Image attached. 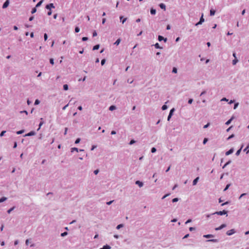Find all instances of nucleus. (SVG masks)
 <instances>
[{"label":"nucleus","instance_id":"nucleus-1","mask_svg":"<svg viewBox=\"0 0 249 249\" xmlns=\"http://www.w3.org/2000/svg\"><path fill=\"white\" fill-rule=\"evenodd\" d=\"M204 21L205 19L203 18V13H202L199 21L195 24V26H197L199 25L202 24L204 22Z\"/></svg>","mask_w":249,"mask_h":249},{"label":"nucleus","instance_id":"nucleus-2","mask_svg":"<svg viewBox=\"0 0 249 249\" xmlns=\"http://www.w3.org/2000/svg\"><path fill=\"white\" fill-rule=\"evenodd\" d=\"M227 213V211L226 210H223L222 211L216 212L214 213H212V214H217V215H224Z\"/></svg>","mask_w":249,"mask_h":249},{"label":"nucleus","instance_id":"nucleus-3","mask_svg":"<svg viewBox=\"0 0 249 249\" xmlns=\"http://www.w3.org/2000/svg\"><path fill=\"white\" fill-rule=\"evenodd\" d=\"M174 111H175V108H172L170 110L169 114V115L168 116V117H167V120L168 121L170 120V119L171 118L172 116L173 115V114Z\"/></svg>","mask_w":249,"mask_h":249},{"label":"nucleus","instance_id":"nucleus-4","mask_svg":"<svg viewBox=\"0 0 249 249\" xmlns=\"http://www.w3.org/2000/svg\"><path fill=\"white\" fill-rule=\"evenodd\" d=\"M45 8L48 10H51L52 8H54L55 7L53 3H50L46 5Z\"/></svg>","mask_w":249,"mask_h":249},{"label":"nucleus","instance_id":"nucleus-5","mask_svg":"<svg viewBox=\"0 0 249 249\" xmlns=\"http://www.w3.org/2000/svg\"><path fill=\"white\" fill-rule=\"evenodd\" d=\"M158 40L159 41H161L163 40L164 42H166L167 40V39L166 38H164L163 36H161L159 35L158 36Z\"/></svg>","mask_w":249,"mask_h":249},{"label":"nucleus","instance_id":"nucleus-6","mask_svg":"<svg viewBox=\"0 0 249 249\" xmlns=\"http://www.w3.org/2000/svg\"><path fill=\"white\" fill-rule=\"evenodd\" d=\"M235 231L234 229L229 230L227 231L226 234L228 235H231L235 233Z\"/></svg>","mask_w":249,"mask_h":249},{"label":"nucleus","instance_id":"nucleus-7","mask_svg":"<svg viewBox=\"0 0 249 249\" xmlns=\"http://www.w3.org/2000/svg\"><path fill=\"white\" fill-rule=\"evenodd\" d=\"M226 227V225L225 224H223L219 227L215 228V231H219L221 230V229H223L224 228H225Z\"/></svg>","mask_w":249,"mask_h":249},{"label":"nucleus","instance_id":"nucleus-8","mask_svg":"<svg viewBox=\"0 0 249 249\" xmlns=\"http://www.w3.org/2000/svg\"><path fill=\"white\" fill-rule=\"evenodd\" d=\"M234 151V149L233 148H231L229 150L227 151L225 153L226 156H228L231 154H232Z\"/></svg>","mask_w":249,"mask_h":249},{"label":"nucleus","instance_id":"nucleus-9","mask_svg":"<svg viewBox=\"0 0 249 249\" xmlns=\"http://www.w3.org/2000/svg\"><path fill=\"white\" fill-rule=\"evenodd\" d=\"M135 184L138 185L140 187H142L143 185V183L142 182L140 181V180H137L135 182Z\"/></svg>","mask_w":249,"mask_h":249},{"label":"nucleus","instance_id":"nucleus-10","mask_svg":"<svg viewBox=\"0 0 249 249\" xmlns=\"http://www.w3.org/2000/svg\"><path fill=\"white\" fill-rule=\"evenodd\" d=\"M9 0H6L3 3V4L2 5V8H6V7H8V6L9 5Z\"/></svg>","mask_w":249,"mask_h":249},{"label":"nucleus","instance_id":"nucleus-11","mask_svg":"<svg viewBox=\"0 0 249 249\" xmlns=\"http://www.w3.org/2000/svg\"><path fill=\"white\" fill-rule=\"evenodd\" d=\"M35 134H36V133L35 131H31L30 132H29L28 133L25 134V136H32L35 135Z\"/></svg>","mask_w":249,"mask_h":249},{"label":"nucleus","instance_id":"nucleus-12","mask_svg":"<svg viewBox=\"0 0 249 249\" xmlns=\"http://www.w3.org/2000/svg\"><path fill=\"white\" fill-rule=\"evenodd\" d=\"M206 241L208 242L217 243L218 242V240L216 239H208Z\"/></svg>","mask_w":249,"mask_h":249},{"label":"nucleus","instance_id":"nucleus-13","mask_svg":"<svg viewBox=\"0 0 249 249\" xmlns=\"http://www.w3.org/2000/svg\"><path fill=\"white\" fill-rule=\"evenodd\" d=\"M214 237V235L211 234H205L203 235V237L206 238H212V237Z\"/></svg>","mask_w":249,"mask_h":249},{"label":"nucleus","instance_id":"nucleus-14","mask_svg":"<svg viewBox=\"0 0 249 249\" xmlns=\"http://www.w3.org/2000/svg\"><path fill=\"white\" fill-rule=\"evenodd\" d=\"M243 146H244V145H243V144H242V146H241V148H240L239 149H238V150L236 151V153H235V155H236V156H239V155H240V153H241V150H242V148H243Z\"/></svg>","mask_w":249,"mask_h":249},{"label":"nucleus","instance_id":"nucleus-15","mask_svg":"<svg viewBox=\"0 0 249 249\" xmlns=\"http://www.w3.org/2000/svg\"><path fill=\"white\" fill-rule=\"evenodd\" d=\"M199 179V178L198 177H197V178H196L193 180V185H196L197 184V182H198V181Z\"/></svg>","mask_w":249,"mask_h":249},{"label":"nucleus","instance_id":"nucleus-16","mask_svg":"<svg viewBox=\"0 0 249 249\" xmlns=\"http://www.w3.org/2000/svg\"><path fill=\"white\" fill-rule=\"evenodd\" d=\"M159 6L160 7L161 9H163L164 10H165L166 9V6L164 4V3H160L159 4Z\"/></svg>","mask_w":249,"mask_h":249},{"label":"nucleus","instance_id":"nucleus-17","mask_svg":"<svg viewBox=\"0 0 249 249\" xmlns=\"http://www.w3.org/2000/svg\"><path fill=\"white\" fill-rule=\"evenodd\" d=\"M215 13V11L213 9H211L210 11V15L211 16H213L214 15Z\"/></svg>","mask_w":249,"mask_h":249},{"label":"nucleus","instance_id":"nucleus-18","mask_svg":"<svg viewBox=\"0 0 249 249\" xmlns=\"http://www.w3.org/2000/svg\"><path fill=\"white\" fill-rule=\"evenodd\" d=\"M233 118H234V117H232L230 119H229L226 122L225 124L226 125H229L231 123V122L232 120L233 119Z\"/></svg>","mask_w":249,"mask_h":249},{"label":"nucleus","instance_id":"nucleus-19","mask_svg":"<svg viewBox=\"0 0 249 249\" xmlns=\"http://www.w3.org/2000/svg\"><path fill=\"white\" fill-rule=\"evenodd\" d=\"M150 13L151 15H154L156 14V9H154V8H151L150 9Z\"/></svg>","mask_w":249,"mask_h":249},{"label":"nucleus","instance_id":"nucleus-20","mask_svg":"<svg viewBox=\"0 0 249 249\" xmlns=\"http://www.w3.org/2000/svg\"><path fill=\"white\" fill-rule=\"evenodd\" d=\"M40 120H41V121L39 124V128H38L37 130H39L41 126L44 123V121H43V118H41Z\"/></svg>","mask_w":249,"mask_h":249},{"label":"nucleus","instance_id":"nucleus-21","mask_svg":"<svg viewBox=\"0 0 249 249\" xmlns=\"http://www.w3.org/2000/svg\"><path fill=\"white\" fill-rule=\"evenodd\" d=\"M116 108V106H115L114 105H112L109 107V110L110 111H113V110H115Z\"/></svg>","mask_w":249,"mask_h":249},{"label":"nucleus","instance_id":"nucleus-22","mask_svg":"<svg viewBox=\"0 0 249 249\" xmlns=\"http://www.w3.org/2000/svg\"><path fill=\"white\" fill-rule=\"evenodd\" d=\"M244 152L247 151V153H249V143H248L247 146L243 150Z\"/></svg>","mask_w":249,"mask_h":249},{"label":"nucleus","instance_id":"nucleus-23","mask_svg":"<svg viewBox=\"0 0 249 249\" xmlns=\"http://www.w3.org/2000/svg\"><path fill=\"white\" fill-rule=\"evenodd\" d=\"M71 152H73L74 151H76L78 152L79 151V149L76 147H73L71 148Z\"/></svg>","mask_w":249,"mask_h":249},{"label":"nucleus","instance_id":"nucleus-24","mask_svg":"<svg viewBox=\"0 0 249 249\" xmlns=\"http://www.w3.org/2000/svg\"><path fill=\"white\" fill-rule=\"evenodd\" d=\"M120 20H121L123 24H124V22L127 19V18H124L123 19H122L123 18V16H121L120 17Z\"/></svg>","mask_w":249,"mask_h":249},{"label":"nucleus","instance_id":"nucleus-25","mask_svg":"<svg viewBox=\"0 0 249 249\" xmlns=\"http://www.w3.org/2000/svg\"><path fill=\"white\" fill-rule=\"evenodd\" d=\"M7 200V197L3 196L0 198V202H3Z\"/></svg>","mask_w":249,"mask_h":249},{"label":"nucleus","instance_id":"nucleus-26","mask_svg":"<svg viewBox=\"0 0 249 249\" xmlns=\"http://www.w3.org/2000/svg\"><path fill=\"white\" fill-rule=\"evenodd\" d=\"M154 46L156 48V49H162V48L161 47L159 44L158 43H156L155 45H154Z\"/></svg>","mask_w":249,"mask_h":249},{"label":"nucleus","instance_id":"nucleus-27","mask_svg":"<svg viewBox=\"0 0 249 249\" xmlns=\"http://www.w3.org/2000/svg\"><path fill=\"white\" fill-rule=\"evenodd\" d=\"M110 248H111L110 246L108 245H104L103 247V249H110Z\"/></svg>","mask_w":249,"mask_h":249},{"label":"nucleus","instance_id":"nucleus-28","mask_svg":"<svg viewBox=\"0 0 249 249\" xmlns=\"http://www.w3.org/2000/svg\"><path fill=\"white\" fill-rule=\"evenodd\" d=\"M121 39L120 38H118L114 43V44L116 45H118L120 42H121Z\"/></svg>","mask_w":249,"mask_h":249},{"label":"nucleus","instance_id":"nucleus-29","mask_svg":"<svg viewBox=\"0 0 249 249\" xmlns=\"http://www.w3.org/2000/svg\"><path fill=\"white\" fill-rule=\"evenodd\" d=\"M69 89V86L67 84H64L63 85V89L64 90H67Z\"/></svg>","mask_w":249,"mask_h":249},{"label":"nucleus","instance_id":"nucleus-30","mask_svg":"<svg viewBox=\"0 0 249 249\" xmlns=\"http://www.w3.org/2000/svg\"><path fill=\"white\" fill-rule=\"evenodd\" d=\"M124 224H119L118 225H117V226L116 227V229L117 230H119L120 229H121V228H123L124 227Z\"/></svg>","mask_w":249,"mask_h":249},{"label":"nucleus","instance_id":"nucleus-31","mask_svg":"<svg viewBox=\"0 0 249 249\" xmlns=\"http://www.w3.org/2000/svg\"><path fill=\"white\" fill-rule=\"evenodd\" d=\"M238 60L237 58H234V59H233L232 60V63L233 65H235L236 64V63L238 62Z\"/></svg>","mask_w":249,"mask_h":249},{"label":"nucleus","instance_id":"nucleus-32","mask_svg":"<svg viewBox=\"0 0 249 249\" xmlns=\"http://www.w3.org/2000/svg\"><path fill=\"white\" fill-rule=\"evenodd\" d=\"M99 47H100V45L99 44H97V45H95L93 47V50H98L99 48Z\"/></svg>","mask_w":249,"mask_h":249},{"label":"nucleus","instance_id":"nucleus-33","mask_svg":"<svg viewBox=\"0 0 249 249\" xmlns=\"http://www.w3.org/2000/svg\"><path fill=\"white\" fill-rule=\"evenodd\" d=\"M43 0H40V1H39V2L36 4V7H39V6L41 5V4H42V2H43Z\"/></svg>","mask_w":249,"mask_h":249},{"label":"nucleus","instance_id":"nucleus-34","mask_svg":"<svg viewBox=\"0 0 249 249\" xmlns=\"http://www.w3.org/2000/svg\"><path fill=\"white\" fill-rule=\"evenodd\" d=\"M15 208V207H12L11 208H10V209H9L8 211H7V213H10L11 212L13 211L14 210V209Z\"/></svg>","mask_w":249,"mask_h":249},{"label":"nucleus","instance_id":"nucleus-35","mask_svg":"<svg viewBox=\"0 0 249 249\" xmlns=\"http://www.w3.org/2000/svg\"><path fill=\"white\" fill-rule=\"evenodd\" d=\"M231 162V160H229L228 161V162H227L223 166V168H225L226 167V166H227L228 165H229V164H230V163Z\"/></svg>","mask_w":249,"mask_h":249},{"label":"nucleus","instance_id":"nucleus-36","mask_svg":"<svg viewBox=\"0 0 249 249\" xmlns=\"http://www.w3.org/2000/svg\"><path fill=\"white\" fill-rule=\"evenodd\" d=\"M167 108H168V107H167V105H163V106H162V107H161V108H162V109L163 110H165L167 109Z\"/></svg>","mask_w":249,"mask_h":249},{"label":"nucleus","instance_id":"nucleus-37","mask_svg":"<svg viewBox=\"0 0 249 249\" xmlns=\"http://www.w3.org/2000/svg\"><path fill=\"white\" fill-rule=\"evenodd\" d=\"M36 7H34L32 9V11H31V13L32 14H34L36 12Z\"/></svg>","mask_w":249,"mask_h":249},{"label":"nucleus","instance_id":"nucleus-38","mask_svg":"<svg viewBox=\"0 0 249 249\" xmlns=\"http://www.w3.org/2000/svg\"><path fill=\"white\" fill-rule=\"evenodd\" d=\"M234 137V135L231 134L229 137L227 138V140L229 141V140H231V139L233 138Z\"/></svg>","mask_w":249,"mask_h":249},{"label":"nucleus","instance_id":"nucleus-39","mask_svg":"<svg viewBox=\"0 0 249 249\" xmlns=\"http://www.w3.org/2000/svg\"><path fill=\"white\" fill-rule=\"evenodd\" d=\"M157 151V149L155 147H152L151 149V152L152 153H155Z\"/></svg>","mask_w":249,"mask_h":249},{"label":"nucleus","instance_id":"nucleus-40","mask_svg":"<svg viewBox=\"0 0 249 249\" xmlns=\"http://www.w3.org/2000/svg\"><path fill=\"white\" fill-rule=\"evenodd\" d=\"M67 235H68V232L67 231H65L61 234V236L62 237H64V236H66Z\"/></svg>","mask_w":249,"mask_h":249},{"label":"nucleus","instance_id":"nucleus-41","mask_svg":"<svg viewBox=\"0 0 249 249\" xmlns=\"http://www.w3.org/2000/svg\"><path fill=\"white\" fill-rule=\"evenodd\" d=\"M24 132V130H21L17 132V134L18 135L21 134Z\"/></svg>","mask_w":249,"mask_h":249},{"label":"nucleus","instance_id":"nucleus-42","mask_svg":"<svg viewBox=\"0 0 249 249\" xmlns=\"http://www.w3.org/2000/svg\"><path fill=\"white\" fill-rule=\"evenodd\" d=\"M40 103V101L38 99H36L35 102V105H37Z\"/></svg>","mask_w":249,"mask_h":249},{"label":"nucleus","instance_id":"nucleus-43","mask_svg":"<svg viewBox=\"0 0 249 249\" xmlns=\"http://www.w3.org/2000/svg\"><path fill=\"white\" fill-rule=\"evenodd\" d=\"M135 142H136V141H135L134 140H131L130 141V142H129V144L130 145H132V144H133L134 143H135Z\"/></svg>","mask_w":249,"mask_h":249},{"label":"nucleus","instance_id":"nucleus-44","mask_svg":"<svg viewBox=\"0 0 249 249\" xmlns=\"http://www.w3.org/2000/svg\"><path fill=\"white\" fill-rule=\"evenodd\" d=\"M208 139L206 138H204V140H203V144H205L207 142H208Z\"/></svg>","mask_w":249,"mask_h":249},{"label":"nucleus","instance_id":"nucleus-45","mask_svg":"<svg viewBox=\"0 0 249 249\" xmlns=\"http://www.w3.org/2000/svg\"><path fill=\"white\" fill-rule=\"evenodd\" d=\"M231 184H228L226 185V186L225 187V188H224V191H226L228 189V188H229V187L230 186Z\"/></svg>","mask_w":249,"mask_h":249},{"label":"nucleus","instance_id":"nucleus-46","mask_svg":"<svg viewBox=\"0 0 249 249\" xmlns=\"http://www.w3.org/2000/svg\"><path fill=\"white\" fill-rule=\"evenodd\" d=\"M6 133V131H2L0 133V137H2L4 136V134Z\"/></svg>","mask_w":249,"mask_h":249},{"label":"nucleus","instance_id":"nucleus-47","mask_svg":"<svg viewBox=\"0 0 249 249\" xmlns=\"http://www.w3.org/2000/svg\"><path fill=\"white\" fill-rule=\"evenodd\" d=\"M79 31H80V28L78 27H76L75 28V33H78Z\"/></svg>","mask_w":249,"mask_h":249},{"label":"nucleus","instance_id":"nucleus-48","mask_svg":"<svg viewBox=\"0 0 249 249\" xmlns=\"http://www.w3.org/2000/svg\"><path fill=\"white\" fill-rule=\"evenodd\" d=\"M177 69L175 67L173 68L172 72L176 73L177 72Z\"/></svg>","mask_w":249,"mask_h":249},{"label":"nucleus","instance_id":"nucleus-49","mask_svg":"<svg viewBox=\"0 0 249 249\" xmlns=\"http://www.w3.org/2000/svg\"><path fill=\"white\" fill-rule=\"evenodd\" d=\"M80 140H81V139H80V138H77V139L75 140V144H77V143H79V142H80Z\"/></svg>","mask_w":249,"mask_h":249},{"label":"nucleus","instance_id":"nucleus-50","mask_svg":"<svg viewBox=\"0 0 249 249\" xmlns=\"http://www.w3.org/2000/svg\"><path fill=\"white\" fill-rule=\"evenodd\" d=\"M50 63L52 65H53L54 64V59L53 58H50Z\"/></svg>","mask_w":249,"mask_h":249},{"label":"nucleus","instance_id":"nucleus-51","mask_svg":"<svg viewBox=\"0 0 249 249\" xmlns=\"http://www.w3.org/2000/svg\"><path fill=\"white\" fill-rule=\"evenodd\" d=\"M106 62V60L105 59H103L101 60V64L102 66H103Z\"/></svg>","mask_w":249,"mask_h":249},{"label":"nucleus","instance_id":"nucleus-52","mask_svg":"<svg viewBox=\"0 0 249 249\" xmlns=\"http://www.w3.org/2000/svg\"><path fill=\"white\" fill-rule=\"evenodd\" d=\"M88 40V37H83L82 38V40L83 41H86L87 40Z\"/></svg>","mask_w":249,"mask_h":249},{"label":"nucleus","instance_id":"nucleus-53","mask_svg":"<svg viewBox=\"0 0 249 249\" xmlns=\"http://www.w3.org/2000/svg\"><path fill=\"white\" fill-rule=\"evenodd\" d=\"M238 105H239L238 103H235L234 105L233 109H235L238 106Z\"/></svg>","mask_w":249,"mask_h":249},{"label":"nucleus","instance_id":"nucleus-54","mask_svg":"<svg viewBox=\"0 0 249 249\" xmlns=\"http://www.w3.org/2000/svg\"><path fill=\"white\" fill-rule=\"evenodd\" d=\"M178 198H174L172 199V202L173 203H174V202H176L178 201Z\"/></svg>","mask_w":249,"mask_h":249},{"label":"nucleus","instance_id":"nucleus-55","mask_svg":"<svg viewBox=\"0 0 249 249\" xmlns=\"http://www.w3.org/2000/svg\"><path fill=\"white\" fill-rule=\"evenodd\" d=\"M44 40L46 41L48 38V35L46 33L44 34Z\"/></svg>","mask_w":249,"mask_h":249},{"label":"nucleus","instance_id":"nucleus-56","mask_svg":"<svg viewBox=\"0 0 249 249\" xmlns=\"http://www.w3.org/2000/svg\"><path fill=\"white\" fill-rule=\"evenodd\" d=\"M247 195L246 193H243V194H242L240 196H239V199H241L242 197H243L244 196H246Z\"/></svg>","mask_w":249,"mask_h":249},{"label":"nucleus","instance_id":"nucleus-57","mask_svg":"<svg viewBox=\"0 0 249 249\" xmlns=\"http://www.w3.org/2000/svg\"><path fill=\"white\" fill-rule=\"evenodd\" d=\"M193 101V99H189V100H188V103L189 104H191L192 103Z\"/></svg>","mask_w":249,"mask_h":249},{"label":"nucleus","instance_id":"nucleus-58","mask_svg":"<svg viewBox=\"0 0 249 249\" xmlns=\"http://www.w3.org/2000/svg\"><path fill=\"white\" fill-rule=\"evenodd\" d=\"M206 90H204V91H203L200 93V96H202V95H204L205 94H206Z\"/></svg>","mask_w":249,"mask_h":249},{"label":"nucleus","instance_id":"nucleus-59","mask_svg":"<svg viewBox=\"0 0 249 249\" xmlns=\"http://www.w3.org/2000/svg\"><path fill=\"white\" fill-rule=\"evenodd\" d=\"M170 195V194H166L165 195L162 197V199H163L164 198H165L167 196H169Z\"/></svg>","mask_w":249,"mask_h":249},{"label":"nucleus","instance_id":"nucleus-60","mask_svg":"<svg viewBox=\"0 0 249 249\" xmlns=\"http://www.w3.org/2000/svg\"><path fill=\"white\" fill-rule=\"evenodd\" d=\"M97 34L96 32L95 31H94L93 32V34H92L93 36V37L96 36H97Z\"/></svg>","mask_w":249,"mask_h":249},{"label":"nucleus","instance_id":"nucleus-61","mask_svg":"<svg viewBox=\"0 0 249 249\" xmlns=\"http://www.w3.org/2000/svg\"><path fill=\"white\" fill-rule=\"evenodd\" d=\"M99 172V170L97 169V170H95L94 171V173L95 175H97L98 174Z\"/></svg>","mask_w":249,"mask_h":249},{"label":"nucleus","instance_id":"nucleus-62","mask_svg":"<svg viewBox=\"0 0 249 249\" xmlns=\"http://www.w3.org/2000/svg\"><path fill=\"white\" fill-rule=\"evenodd\" d=\"M210 125V124L209 123H208L207 124H205L204 126H203V128H207V127H208V126Z\"/></svg>","mask_w":249,"mask_h":249},{"label":"nucleus","instance_id":"nucleus-63","mask_svg":"<svg viewBox=\"0 0 249 249\" xmlns=\"http://www.w3.org/2000/svg\"><path fill=\"white\" fill-rule=\"evenodd\" d=\"M52 12L51 11V10H49V11L48 12V16H51L52 15Z\"/></svg>","mask_w":249,"mask_h":249},{"label":"nucleus","instance_id":"nucleus-64","mask_svg":"<svg viewBox=\"0 0 249 249\" xmlns=\"http://www.w3.org/2000/svg\"><path fill=\"white\" fill-rule=\"evenodd\" d=\"M192 221V220L191 219H188L186 222H185V224H187L190 222H191Z\"/></svg>","mask_w":249,"mask_h":249}]
</instances>
